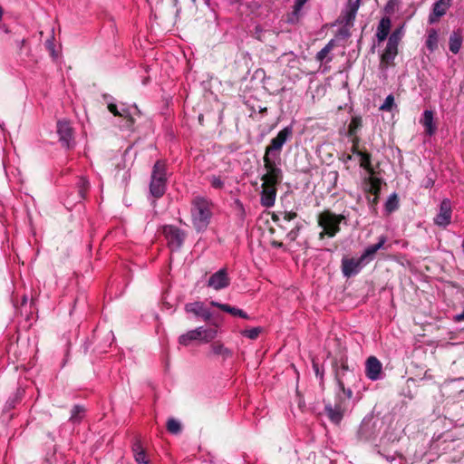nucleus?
I'll return each mask as SVG.
<instances>
[{
	"mask_svg": "<svg viewBox=\"0 0 464 464\" xmlns=\"http://www.w3.org/2000/svg\"><path fill=\"white\" fill-rule=\"evenodd\" d=\"M332 366L334 372V380L338 385L339 391L335 394L334 403L330 401L325 403L324 411L331 422L338 425L348 411L349 401L353 395V391L345 387V382H356V375L354 370L349 367L347 358L342 357L339 361L336 359L334 360Z\"/></svg>",
	"mask_w": 464,
	"mask_h": 464,
	"instance_id": "f257e3e1",
	"label": "nucleus"
},
{
	"mask_svg": "<svg viewBox=\"0 0 464 464\" xmlns=\"http://www.w3.org/2000/svg\"><path fill=\"white\" fill-rule=\"evenodd\" d=\"M213 203L204 197H195L191 201V220L198 231L205 230L210 223Z\"/></svg>",
	"mask_w": 464,
	"mask_h": 464,
	"instance_id": "f03ea898",
	"label": "nucleus"
},
{
	"mask_svg": "<svg viewBox=\"0 0 464 464\" xmlns=\"http://www.w3.org/2000/svg\"><path fill=\"white\" fill-rule=\"evenodd\" d=\"M346 220V217L343 214H335L329 209H325L318 214L317 224L322 228L319 233V239L322 240L325 237H334L340 231V224Z\"/></svg>",
	"mask_w": 464,
	"mask_h": 464,
	"instance_id": "7ed1b4c3",
	"label": "nucleus"
},
{
	"mask_svg": "<svg viewBox=\"0 0 464 464\" xmlns=\"http://www.w3.org/2000/svg\"><path fill=\"white\" fill-rule=\"evenodd\" d=\"M167 164L164 160H157L151 170L150 193L155 198H160L167 189Z\"/></svg>",
	"mask_w": 464,
	"mask_h": 464,
	"instance_id": "20e7f679",
	"label": "nucleus"
},
{
	"mask_svg": "<svg viewBox=\"0 0 464 464\" xmlns=\"http://www.w3.org/2000/svg\"><path fill=\"white\" fill-rule=\"evenodd\" d=\"M161 232L172 251L179 249L187 237V233L174 225L162 226Z\"/></svg>",
	"mask_w": 464,
	"mask_h": 464,
	"instance_id": "39448f33",
	"label": "nucleus"
},
{
	"mask_svg": "<svg viewBox=\"0 0 464 464\" xmlns=\"http://www.w3.org/2000/svg\"><path fill=\"white\" fill-rule=\"evenodd\" d=\"M261 180L262 191L260 194V203L263 207L271 208L275 205L277 193V186L282 182V180Z\"/></svg>",
	"mask_w": 464,
	"mask_h": 464,
	"instance_id": "423d86ee",
	"label": "nucleus"
},
{
	"mask_svg": "<svg viewBox=\"0 0 464 464\" xmlns=\"http://www.w3.org/2000/svg\"><path fill=\"white\" fill-rule=\"evenodd\" d=\"M293 128L287 126L281 130L277 135L273 138L270 144L266 148V152L271 153L272 156H279L285 143L292 137Z\"/></svg>",
	"mask_w": 464,
	"mask_h": 464,
	"instance_id": "0eeeda50",
	"label": "nucleus"
},
{
	"mask_svg": "<svg viewBox=\"0 0 464 464\" xmlns=\"http://www.w3.org/2000/svg\"><path fill=\"white\" fill-rule=\"evenodd\" d=\"M277 156H272L271 153H267L265 151V155L263 157L264 168L266 169V173L261 177V179H269V180H282L283 179V171L276 165V158Z\"/></svg>",
	"mask_w": 464,
	"mask_h": 464,
	"instance_id": "6e6552de",
	"label": "nucleus"
},
{
	"mask_svg": "<svg viewBox=\"0 0 464 464\" xmlns=\"http://www.w3.org/2000/svg\"><path fill=\"white\" fill-rule=\"evenodd\" d=\"M365 260L360 256L358 258L354 257H343L342 259V273L343 276L350 278L355 275H357L361 269L366 265Z\"/></svg>",
	"mask_w": 464,
	"mask_h": 464,
	"instance_id": "1a4fd4ad",
	"label": "nucleus"
},
{
	"mask_svg": "<svg viewBox=\"0 0 464 464\" xmlns=\"http://www.w3.org/2000/svg\"><path fill=\"white\" fill-rule=\"evenodd\" d=\"M230 285V278L227 275V268H221L210 276L208 281V286L214 290H221Z\"/></svg>",
	"mask_w": 464,
	"mask_h": 464,
	"instance_id": "9d476101",
	"label": "nucleus"
},
{
	"mask_svg": "<svg viewBox=\"0 0 464 464\" xmlns=\"http://www.w3.org/2000/svg\"><path fill=\"white\" fill-rule=\"evenodd\" d=\"M399 45L387 42L386 47L380 57V69L386 70L388 67L395 66L394 60L398 54Z\"/></svg>",
	"mask_w": 464,
	"mask_h": 464,
	"instance_id": "9b49d317",
	"label": "nucleus"
},
{
	"mask_svg": "<svg viewBox=\"0 0 464 464\" xmlns=\"http://www.w3.org/2000/svg\"><path fill=\"white\" fill-rule=\"evenodd\" d=\"M382 364L375 356H370L365 362V375L372 381L380 379Z\"/></svg>",
	"mask_w": 464,
	"mask_h": 464,
	"instance_id": "f8f14e48",
	"label": "nucleus"
},
{
	"mask_svg": "<svg viewBox=\"0 0 464 464\" xmlns=\"http://www.w3.org/2000/svg\"><path fill=\"white\" fill-rule=\"evenodd\" d=\"M57 133L62 145L67 149L71 148L73 131L70 123L68 121H58Z\"/></svg>",
	"mask_w": 464,
	"mask_h": 464,
	"instance_id": "ddd939ff",
	"label": "nucleus"
},
{
	"mask_svg": "<svg viewBox=\"0 0 464 464\" xmlns=\"http://www.w3.org/2000/svg\"><path fill=\"white\" fill-rule=\"evenodd\" d=\"M451 220V205L449 199H443L440 206V212L434 218V223L440 227H446Z\"/></svg>",
	"mask_w": 464,
	"mask_h": 464,
	"instance_id": "4468645a",
	"label": "nucleus"
},
{
	"mask_svg": "<svg viewBox=\"0 0 464 464\" xmlns=\"http://www.w3.org/2000/svg\"><path fill=\"white\" fill-rule=\"evenodd\" d=\"M185 311L191 313L204 321H209L212 317L211 312L204 305L202 302L188 303L185 305Z\"/></svg>",
	"mask_w": 464,
	"mask_h": 464,
	"instance_id": "2eb2a0df",
	"label": "nucleus"
},
{
	"mask_svg": "<svg viewBox=\"0 0 464 464\" xmlns=\"http://www.w3.org/2000/svg\"><path fill=\"white\" fill-rule=\"evenodd\" d=\"M451 0H439L433 5L432 12L429 16V23L434 24L443 16L450 6Z\"/></svg>",
	"mask_w": 464,
	"mask_h": 464,
	"instance_id": "dca6fc26",
	"label": "nucleus"
},
{
	"mask_svg": "<svg viewBox=\"0 0 464 464\" xmlns=\"http://www.w3.org/2000/svg\"><path fill=\"white\" fill-rule=\"evenodd\" d=\"M364 191L372 196L381 194L382 179L370 175L363 179Z\"/></svg>",
	"mask_w": 464,
	"mask_h": 464,
	"instance_id": "f3484780",
	"label": "nucleus"
},
{
	"mask_svg": "<svg viewBox=\"0 0 464 464\" xmlns=\"http://www.w3.org/2000/svg\"><path fill=\"white\" fill-rule=\"evenodd\" d=\"M392 26L391 18L388 16L382 17L378 24L376 37L379 43L383 42L388 37Z\"/></svg>",
	"mask_w": 464,
	"mask_h": 464,
	"instance_id": "a211bd4d",
	"label": "nucleus"
},
{
	"mask_svg": "<svg viewBox=\"0 0 464 464\" xmlns=\"http://www.w3.org/2000/svg\"><path fill=\"white\" fill-rule=\"evenodd\" d=\"M210 304L212 306L219 308L223 312L230 314L233 316H239L244 319H249L248 314L245 311L235 306H231L228 304H221L216 301H211Z\"/></svg>",
	"mask_w": 464,
	"mask_h": 464,
	"instance_id": "6ab92c4d",
	"label": "nucleus"
},
{
	"mask_svg": "<svg viewBox=\"0 0 464 464\" xmlns=\"http://www.w3.org/2000/svg\"><path fill=\"white\" fill-rule=\"evenodd\" d=\"M385 242H386V238L384 237H381L379 238L378 243L369 246L363 251V253L362 254L361 256L365 260L366 263H368L370 260H372L373 258V256L377 253V251L383 247Z\"/></svg>",
	"mask_w": 464,
	"mask_h": 464,
	"instance_id": "aec40b11",
	"label": "nucleus"
},
{
	"mask_svg": "<svg viewBox=\"0 0 464 464\" xmlns=\"http://www.w3.org/2000/svg\"><path fill=\"white\" fill-rule=\"evenodd\" d=\"M201 338V327H198L180 335L179 338V343L181 345L188 346L192 341L200 340Z\"/></svg>",
	"mask_w": 464,
	"mask_h": 464,
	"instance_id": "412c9836",
	"label": "nucleus"
},
{
	"mask_svg": "<svg viewBox=\"0 0 464 464\" xmlns=\"http://www.w3.org/2000/svg\"><path fill=\"white\" fill-rule=\"evenodd\" d=\"M421 122L425 128V132L429 136H432L436 131V126L433 123V112L431 111H425Z\"/></svg>",
	"mask_w": 464,
	"mask_h": 464,
	"instance_id": "4be33fe9",
	"label": "nucleus"
},
{
	"mask_svg": "<svg viewBox=\"0 0 464 464\" xmlns=\"http://www.w3.org/2000/svg\"><path fill=\"white\" fill-rule=\"evenodd\" d=\"M211 352L215 355L221 356L223 360L230 358L232 356V351L224 346L220 342H214L210 345Z\"/></svg>",
	"mask_w": 464,
	"mask_h": 464,
	"instance_id": "5701e85b",
	"label": "nucleus"
},
{
	"mask_svg": "<svg viewBox=\"0 0 464 464\" xmlns=\"http://www.w3.org/2000/svg\"><path fill=\"white\" fill-rule=\"evenodd\" d=\"M462 44V37L459 31H454L450 36L449 41V48L451 53L457 54Z\"/></svg>",
	"mask_w": 464,
	"mask_h": 464,
	"instance_id": "b1692460",
	"label": "nucleus"
},
{
	"mask_svg": "<svg viewBox=\"0 0 464 464\" xmlns=\"http://www.w3.org/2000/svg\"><path fill=\"white\" fill-rule=\"evenodd\" d=\"M359 8V0H357L354 4H351L349 10L345 13L343 15V22L345 24L346 26H353V22L356 17V13Z\"/></svg>",
	"mask_w": 464,
	"mask_h": 464,
	"instance_id": "393cba45",
	"label": "nucleus"
},
{
	"mask_svg": "<svg viewBox=\"0 0 464 464\" xmlns=\"http://www.w3.org/2000/svg\"><path fill=\"white\" fill-rule=\"evenodd\" d=\"M439 36L438 33L434 28H430L428 31V35L426 39V47L430 50V52H434L438 48Z\"/></svg>",
	"mask_w": 464,
	"mask_h": 464,
	"instance_id": "a878e982",
	"label": "nucleus"
},
{
	"mask_svg": "<svg viewBox=\"0 0 464 464\" xmlns=\"http://www.w3.org/2000/svg\"><path fill=\"white\" fill-rule=\"evenodd\" d=\"M360 167L365 169L370 175H374L375 170L372 165V155L364 150L361 156Z\"/></svg>",
	"mask_w": 464,
	"mask_h": 464,
	"instance_id": "bb28decb",
	"label": "nucleus"
},
{
	"mask_svg": "<svg viewBox=\"0 0 464 464\" xmlns=\"http://www.w3.org/2000/svg\"><path fill=\"white\" fill-rule=\"evenodd\" d=\"M362 127V117L360 116H353L351 120V122L348 126V136H354V134H357V131L361 130Z\"/></svg>",
	"mask_w": 464,
	"mask_h": 464,
	"instance_id": "cd10ccee",
	"label": "nucleus"
},
{
	"mask_svg": "<svg viewBox=\"0 0 464 464\" xmlns=\"http://www.w3.org/2000/svg\"><path fill=\"white\" fill-rule=\"evenodd\" d=\"M334 46H335L334 41V40L329 41L328 44L317 53L316 57H315L316 61L323 63L324 60L327 57V55L334 49Z\"/></svg>",
	"mask_w": 464,
	"mask_h": 464,
	"instance_id": "c85d7f7f",
	"label": "nucleus"
},
{
	"mask_svg": "<svg viewBox=\"0 0 464 464\" xmlns=\"http://www.w3.org/2000/svg\"><path fill=\"white\" fill-rule=\"evenodd\" d=\"M399 208V198L396 193L392 194L385 203V210L392 213Z\"/></svg>",
	"mask_w": 464,
	"mask_h": 464,
	"instance_id": "c756f323",
	"label": "nucleus"
},
{
	"mask_svg": "<svg viewBox=\"0 0 464 464\" xmlns=\"http://www.w3.org/2000/svg\"><path fill=\"white\" fill-rule=\"evenodd\" d=\"M85 412V409L82 405H74L73 408L71 411V417L70 420L72 422H79L83 416V413Z\"/></svg>",
	"mask_w": 464,
	"mask_h": 464,
	"instance_id": "7c9ffc66",
	"label": "nucleus"
},
{
	"mask_svg": "<svg viewBox=\"0 0 464 464\" xmlns=\"http://www.w3.org/2000/svg\"><path fill=\"white\" fill-rule=\"evenodd\" d=\"M78 186V193L82 199L86 198L87 192L90 188V183L85 178H80L77 183Z\"/></svg>",
	"mask_w": 464,
	"mask_h": 464,
	"instance_id": "2f4dec72",
	"label": "nucleus"
},
{
	"mask_svg": "<svg viewBox=\"0 0 464 464\" xmlns=\"http://www.w3.org/2000/svg\"><path fill=\"white\" fill-rule=\"evenodd\" d=\"M403 35V26L396 28L389 36L388 42L393 44H400Z\"/></svg>",
	"mask_w": 464,
	"mask_h": 464,
	"instance_id": "473e14b6",
	"label": "nucleus"
},
{
	"mask_svg": "<svg viewBox=\"0 0 464 464\" xmlns=\"http://www.w3.org/2000/svg\"><path fill=\"white\" fill-rule=\"evenodd\" d=\"M167 430L172 434H178L181 431V425L175 419H169L167 422Z\"/></svg>",
	"mask_w": 464,
	"mask_h": 464,
	"instance_id": "72a5a7b5",
	"label": "nucleus"
},
{
	"mask_svg": "<svg viewBox=\"0 0 464 464\" xmlns=\"http://www.w3.org/2000/svg\"><path fill=\"white\" fill-rule=\"evenodd\" d=\"M201 333L202 338L200 340L206 343L210 342L217 335V331L215 329H204L203 327H201Z\"/></svg>",
	"mask_w": 464,
	"mask_h": 464,
	"instance_id": "f704fd0d",
	"label": "nucleus"
},
{
	"mask_svg": "<svg viewBox=\"0 0 464 464\" xmlns=\"http://www.w3.org/2000/svg\"><path fill=\"white\" fill-rule=\"evenodd\" d=\"M261 332H262L261 327H255V328H251L249 330L243 331L242 334L251 340H255L258 337V335L260 334Z\"/></svg>",
	"mask_w": 464,
	"mask_h": 464,
	"instance_id": "c9c22d12",
	"label": "nucleus"
},
{
	"mask_svg": "<svg viewBox=\"0 0 464 464\" xmlns=\"http://www.w3.org/2000/svg\"><path fill=\"white\" fill-rule=\"evenodd\" d=\"M394 105V97L392 94H390L386 97L384 102L380 107V110L384 111H391Z\"/></svg>",
	"mask_w": 464,
	"mask_h": 464,
	"instance_id": "e433bc0d",
	"label": "nucleus"
},
{
	"mask_svg": "<svg viewBox=\"0 0 464 464\" xmlns=\"http://www.w3.org/2000/svg\"><path fill=\"white\" fill-rule=\"evenodd\" d=\"M131 450L133 454L145 452V449L143 448L140 438L136 437L135 440H133L131 445Z\"/></svg>",
	"mask_w": 464,
	"mask_h": 464,
	"instance_id": "4c0bfd02",
	"label": "nucleus"
},
{
	"mask_svg": "<svg viewBox=\"0 0 464 464\" xmlns=\"http://www.w3.org/2000/svg\"><path fill=\"white\" fill-rule=\"evenodd\" d=\"M109 111L112 113L114 116L122 117L125 116V110H122V111H120L117 108V105L114 103H109L107 106Z\"/></svg>",
	"mask_w": 464,
	"mask_h": 464,
	"instance_id": "58836bf2",
	"label": "nucleus"
},
{
	"mask_svg": "<svg viewBox=\"0 0 464 464\" xmlns=\"http://www.w3.org/2000/svg\"><path fill=\"white\" fill-rule=\"evenodd\" d=\"M210 183H211V186L215 188L221 189L224 187V181L219 177H217V176H212L210 178Z\"/></svg>",
	"mask_w": 464,
	"mask_h": 464,
	"instance_id": "ea45409f",
	"label": "nucleus"
},
{
	"mask_svg": "<svg viewBox=\"0 0 464 464\" xmlns=\"http://www.w3.org/2000/svg\"><path fill=\"white\" fill-rule=\"evenodd\" d=\"M306 2H307V0H295L294 11H293L292 15H295L297 17L298 13L300 12V10L302 9V7L304 6V5Z\"/></svg>",
	"mask_w": 464,
	"mask_h": 464,
	"instance_id": "a19ab883",
	"label": "nucleus"
},
{
	"mask_svg": "<svg viewBox=\"0 0 464 464\" xmlns=\"http://www.w3.org/2000/svg\"><path fill=\"white\" fill-rule=\"evenodd\" d=\"M300 228H301V226H296L295 228H293L292 230H290L287 234H286V237L291 241H295L298 235H299V231H300Z\"/></svg>",
	"mask_w": 464,
	"mask_h": 464,
	"instance_id": "79ce46f5",
	"label": "nucleus"
},
{
	"mask_svg": "<svg viewBox=\"0 0 464 464\" xmlns=\"http://www.w3.org/2000/svg\"><path fill=\"white\" fill-rule=\"evenodd\" d=\"M122 118L125 119V127L127 129L130 130L133 127L134 122H135L133 117L130 115V113L128 111H126L125 116H122Z\"/></svg>",
	"mask_w": 464,
	"mask_h": 464,
	"instance_id": "37998d69",
	"label": "nucleus"
},
{
	"mask_svg": "<svg viewBox=\"0 0 464 464\" xmlns=\"http://www.w3.org/2000/svg\"><path fill=\"white\" fill-rule=\"evenodd\" d=\"M380 194H377L376 196L367 197L368 204L369 206L373 209L376 210V206L379 203Z\"/></svg>",
	"mask_w": 464,
	"mask_h": 464,
	"instance_id": "c03bdc74",
	"label": "nucleus"
},
{
	"mask_svg": "<svg viewBox=\"0 0 464 464\" xmlns=\"http://www.w3.org/2000/svg\"><path fill=\"white\" fill-rule=\"evenodd\" d=\"M136 462L149 464V460L146 459V452L133 454Z\"/></svg>",
	"mask_w": 464,
	"mask_h": 464,
	"instance_id": "a18cd8bd",
	"label": "nucleus"
},
{
	"mask_svg": "<svg viewBox=\"0 0 464 464\" xmlns=\"http://www.w3.org/2000/svg\"><path fill=\"white\" fill-rule=\"evenodd\" d=\"M313 368H314V371L315 372V375L317 377H320L321 381H323V377H324V371H321L320 368H319V365L317 362H313Z\"/></svg>",
	"mask_w": 464,
	"mask_h": 464,
	"instance_id": "49530a36",
	"label": "nucleus"
},
{
	"mask_svg": "<svg viewBox=\"0 0 464 464\" xmlns=\"http://www.w3.org/2000/svg\"><path fill=\"white\" fill-rule=\"evenodd\" d=\"M296 217H297L296 212H293V211L284 212V219L285 221H291V220L295 219Z\"/></svg>",
	"mask_w": 464,
	"mask_h": 464,
	"instance_id": "de8ad7c7",
	"label": "nucleus"
},
{
	"mask_svg": "<svg viewBox=\"0 0 464 464\" xmlns=\"http://www.w3.org/2000/svg\"><path fill=\"white\" fill-rule=\"evenodd\" d=\"M351 151L353 154H355L357 156H361V154L364 151V150H359V145H353L352 146V149H351Z\"/></svg>",
	"mask_w": 464,
	"mask_h": 464,
	"instance_id": "09e8293b",
	"label": "nucleus"
},
{
	"mask_svg": "<svg viewBox=\"0 0 464 464\" xmlns=\"http://www.w3.org/2000/svg\"><path fill=\"white\" fill-rule=\"evenodd\" d=\"M271 246L276 247V248H280L282 247L284 245L281 241H277L276 239H273L271 240Z\"/></svg>",
	"mask_w": 464,
	"mask_h": 464,
	"instance_id": "8fccbe9b",
	"label": "nucleus"
},
{
	"mask_svg": "<svg viewBox=\"0 0 464 464\" xmlns=\"http://www.w3.org/2000/svg\"><path fill=\"white\" fill-rule=\"evenodd\" d=\"M454 321L455 322H462V321H464V310L462 311L461 314H456L454 316Z\"/></svg>",
	"mask_w": 464,
	"mask_h": 464,
	"instance_id": "3c124183",
	"label": "nucleus"
},
{
	"mask_svg": "<svg viewBox=\"0 0 464 464\" xmlns=\"http://www.w3.org/2000/svg\"><path fill=\"white\" fill-rule=\"evenodd\" d=\"M45 45L52 52V53L53 54L54 50H53V41L52 40H47L46 43H45Z\"/></svg>",
	"mask_w": 464,
	"mask_h": 464,
	"instance_id": "603ef678",
	"label": "nucleus"
},
{
	"mask_svg": "<svg viewBox=\"0 0 464 464\" xmlns=\"http://www.w3.org/2000/svg\"><path fill=\"white\" fill-rule=\"evenodd\" d=\"M262 32H263V30L261 28H259L257 26L256 27V33L255 34H256V37L258 40H262V35H261Z\"/></svg>",
	"mask_w": 464,
	"mask_h": 464,
	"instance_id": "864d4df0",
	"label": "nucleus"
},
{
	"mask_svg": "<svg viewBox=\"0 0 464 464\" xmlns=\"http://www.w3.org/2000/svg\"><path fill=\"white\" fill-rule=\"evenodd\" d=\"M352 138V142L353 145H359L360 143V138L357 136V134H354V136H350Z\"/></svg>",
	"mask_w": 464,
	"mask_h": 464,
	"instance_id": "5fc2aeb1",
	"label": "nucleus"
},
{
	"mask_svg": "<svg viewBox=\"0 0 464 464\" xmlns=\"http://www.w3.org/2000/svg\"><path fill=\"white\" fill-rule=\"evenodd\" d=\"M272 220H273L274 222H278V221H279V218H278V216H277L276 214H273V215H272Z\"/></svg>",
	"mask_w": 464,
	"mask_h": 464,
	"instance_id": "6e6d98bb",
	"label": "nucleus"
},
{
	"mask_svg": "<svg viewBox=\"0 0 464 464\" xmlns=\"http://www.w3.org/2000/svg\"><path fill=\"white\" fill-rule=\"evenodd\" d=\"M266 111H267V108H266V107H264V108H261V109H260L259 112H260V113H265V112H266Z\"/></svg>",
	"mask_w": 464,
	"mask_h": 464,
	"instance_id": "4d7b16f0",
	"label": "nucleus"
},
{
	"mask_svg": "<svg viewBox=\"0 0 464 464\" xmlns=\"http://www.w3.org/2000/svg\"><path fill=\"white\" fill-rule=\"evenodd\" d=\"M269 232H270L271 234H274V233L276 232V230H275V228H274V227H270V228H269Z\"/></svg>",
	"mask_w": 464,
	"mask_h": 464,
	"instance_id": "13d9d810",
	"label": "nucleus"
},
{
	"mask_svg": "<svg viewBox=\"0 0 464 464\" xmlns=\"http://www.w3.org/2000/svg\"><path fill=\"white\" fill-rule=\"evenodd\" d=\"M2 16H3V10H2V8L0 7V20L2 19Z\"/></svg>",
	"mask_w": 464,
	"mask_h": 464,
	"instance_id": "bf43d9fd",
	"label": "nucleus"
},
{
	"mask_svg": "<svg viewBox=\"0 0 464 464\" xmlns=\"http://www.w3.org/2000/svg\"><path fill=\"white\" fill-rule=\"evenodd\" d=\"M199 121L203 120V115H199L198 117Z\"/></svg>",
	"mask_w": 464,
	"mask_h": 464,
	"instance_id": "052dcab7",
	"label": "nucleus"
},
{
	"mask_svg": "<svg viewBox=\"0 0 464 464\" xmlns=\"http://www.w3.org/2000/svg\"><path fill=\"white\" fill-rule=\"evenodd\" d=\"M347 160H352V156L351 155H347Z\"/></svg>",
	"mask_w": 464,
	"mask_h": 464,
	"instance_id": "680f3d73",
	"label": "nucleus"
}]
</instances>
